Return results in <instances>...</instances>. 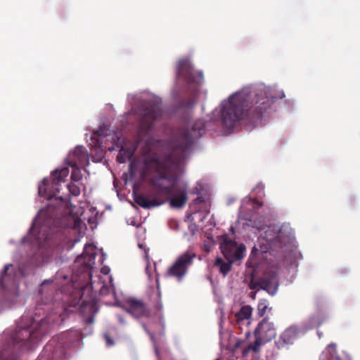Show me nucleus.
I'll return each mask as SVG.
<instances>
[{"label":"nucleus","mask_w":360,"mask_h":360,"mask_svg":"<svg viewBox=\"0 0 360 360\" xmlns=\"http://www.w3.org/2000/svg\"><path fill=\"white\" fill-rule=\"evenodd\" d=\"M68 167L56 169L49 178H44L38 186V195L46 200L55 198L53 202L41 209L34 219L27 236L18 245L19 251H26L22 256L19 252L13 255V263L6 264L0 271V314L8 304L18 302V285L20 279L32 273L33 270L48 262L56 247L53 236L58 228H75L80 225L81 209L73 207L68 198H56L60 184L69 175Z\"/></svg>","instance_id":"f257e3e1"},{"label":"nucleus","mask_w":360,"mask_h":360,"mask_svg":"<svg viewBox=\"0 0 360 360\" xmlns=\"http://www.w3.org/2000/svg\"><path fill=\"white\" fill-rule=\"evenodd\" d=\"M60 320L58 314L42 317L38 309L26 311L14 330H6L0 336V360H20L15 350L34 349Z\"/></svg>","instance_id":"f03ea898"},{"label":"nucleus","mask_w":360,"mask_h":360,"mask_svg":"<svg viewBox=\"0 0 360 360\" xmlns=\"http://www.w3.org/2000/svg\"><path fill=\"white\" fill-rule=\"evenodd\" d=\"M181 165L193 150L195 141L205 132L203 121L197 120L191 129L183 131V122H188L198 100L203 81V74L198 70L188 58H181Z\"/></svg>","instance_id":"7ed1b4c3"},{"label":"nucleus","mask_w":360,"mask_h":360,"mask_svg":"<svg viewBox=\"0 0 360 360\" xmlns=\"http://www.w3.org/2000/svg\"><path fill=\"white\" fill-rule=\"evenodd\" d=\"M271 103L272 98L263 89H244L238 91L221 104L222 126L230 130L243 120L253 122L262 117Z\"/></svg>","instance_id":"20e7f679"},{"label":"nucleus","mask_w":360,"mask_h":360,"mask_svg":"<svg viewBox=\"0 0 360 360\" xmlns=\"http://www.w3.org/2000/svg\"><path fill=\"white\" fill-rule=\"evenodd\" d=\"M127 104L130 110L124 116L134 115L139 119L137 141L149 137L153 122L162 116L160 98L148 92L128 94Z\"/></svg>","instance_id":"39448f33"},{"label":"nucleus","mask_w":360,"mask_h":360,"mask_svg":"<svg viewBox=\"0 0 360 360\" xmlns=\"http://www.w3.org/2000/svg\"><path fill=\"white\" fill-rule=\"evenodd\" d=\"M79 339L78 332H67L53 337L45 345L37 360H63L65 347L72 346Z\"/></svg>","instance_id":"423d86ee"},{"label":"nucleus","mask_w":360,"mask_h":360,"mask_svg":"<svg viewBox=\"0 0 360 360\" xmlns=\"http://www.w3.org/2000/svg\"><path fill=\"white\" fill-rule=\"evenodd\" d=\"M145 260L146 262L145 271L148 276V280L149 283V297L151 302L153 303V307L156 309L159 314L158 316L160 318L161 311L162 309V304L160 301L161 293H160V283L158 279V274L157 272L156 263H151L149 259V255L148 252H146Z\"/></svg>","instance_id":"0eeeda50"},{"label":"nucleus","mask_w":360,"mask_h":360,"mask_svg":"<svg viewBox=\"0 0 360 360\" xmlns=\"http://www.w3.org/2000/svg\"><path fill=\"white\" fill-rule=\"evenodd\" d=\"M153 180L155 186L169 195L170 207L172 209L180 208V188L178 180L168 179L165 175H160Z\"/></svg>","instance_id":"6e6552de"},{"label":"nucleus","mask_w":360,"mask_h":360,"mask_svg":"<svg viewBox=\"0 0 360 360\" xmlns=\"http://www.w3.org/2000/svg\"><path fill=\"white\" fill-rule=\"evenodd\" d=\"M220 249L226 259L236 262L244 257L246 248L245 245H238L236 241L231 240L227 236H224Z\"/></svg>","instance_id":"1a4fd4ad"},{"label":"nucleus","mask_w":360,"mask_h":360,"mask_svg":"<svg viewBox=\"0 0 360 360\" xmlns=\"http://www.w3.org/2000/svg\"><path fill=\"white\" fill-rule=\"evenodd\" d=\"M278 287V281L276 273L264 274L259 281H251L250 288L252 290L262 289L271 295L276 294Z\"/></svg>","instance_id":"9d476101"},{"label":"nucleus","mask_w":360,"mask_h":360,"mask_svg":"<svg viewBox=\"0 0 360 360\" xmlns=\"http://www.w3.org/2000/svg\"><path fill=\"white\" fill-rule=\"evenodd\" d=\"M89 162V154L82 146H76L72 151L69 153L65 159V163L70 167L86 166Z\"/></svg>","instance_id":"9b49d317"},{"label":"nucleus","mask_w":360,"mask_h":360,"mask_svg":"<svg viewBox=\"0 0 360 360\" xmlns=\"http://www.w3.org/2000/svg\"><path fill=\"white\" fill-rule=\"evenodd\" d=\"M254 335L261 337L264 341L269 342L276 337V329L273 322L264 318L257 324Z\"/></svg>","instance_id":"f8f14e48"},{"label":"nucleus","mask_w":360,"mask_h":360,"mask_svg":"<svg viewBox=\"0 0 360 360\" xmlns=\"http://www.w3.org/2000/svg\"><path fill=\"white\" fill-rule=\"evenodd\" d=\"M264 238L271 245L282 247L285 245L290 240L288 236H284L281 229H270L265 231Z\"/></svg>","instance_id":"ddd939ff"},{"label":"nucleus","mask_w":360,"mask_h":360,"mask_svg":"<svg viewBox=\"0 0 360 360\" xmlns=\"http://www.w3.org/2000/svg\"><path fill=\"white\" fill-rule=\"evenodd\" d=\"M298 330L295 326H290L286 328L280 335L275 344L278 349H283L288 345H292L297 338Z\"/></svg>","instance_id":"4468645a"},{"label":"nucleus","mask_w":360,"mask_h":360,"mask_svg":"<svg viewBox=\"0 0 360 360\" xmlns=\"http://www.w3.org/2000/svg\"><path fill=\"white\" fill-rule=\"evenodd\" d=\"M108 128L107 126H101L98 128V130L92 132L89 137L88 136H86L87 142L89 143V146L92 148H95L96 151L103 150H102V146H103V141L102 139L105 136H108Z\"/></svg>","instance_id":"2eb2a0df"},{"label":"nucleus","mask_w":360,"mask_h":360,"mask_svg":"<svg viewBox=\"0 0 360 360\" xmlns=\"http://www.w3.org/2000/svg\"><path fill=\"white\" fill-rule=\"evenodd\" d=\"M96 256V246L91 243H88L84 245V252L77 257L76 262H81L82 260H84L83 263L86 267H91L95 264Z\"/></svg>","instance_id":"dca6fc26"},{"label":"nucleus","mask_w":360,"mask_h":360,"mask_svg":"<svg viewBox=\"0 0 360 360\" xmlns=\"http://www.w3.org/2000/svg\"><path fill=\"white\" fill-rule=\"evenodd\" d=\"M198 195V197L193 200L189 209L196 212H200L207 215L210 213L211 202L207 195Z\"/></svg>","instance_id":"f3484780"},{"label":"nucleus","mask_w":360,"mask_h":360,"mask_svg":"<svg viewBox=\"0 0 360 360\" xmlns=\"http://www.w3.org/2000/svg\"><path fill=\"white\" fill-rule=\"evenodd\" d=\"M127 312L135 318H139L147 315L146 307L143 302L134 298L127 300Z\"/></svg>","instance_id":"a211bd4d"},{"label":"nucleus","mask_w":360,"mask_h":360,"mask_svg":"<svg viewBox=\"0 0 360 360\" xmlns=\"http://www.w3.org/2000/svg\"><path fill=\"white\" fill-rule=\"evenodd\" d=\"M134 200L137 203L139 206L143 208L150 209L151 207H155L160 205L162 203L158 202L155 199H148L145 196L138 194L136 192L133 193Z\"/></svg>","instance_id":"6ab92c4d"},{"label":"nucleus","mask_w":360,"mask_h":360,"mask_svg":"<svg viewBox=\"0 0 360 360\" xmlns=\"http://www.w3.org/2000/svg\"><path fill=\"white\" fill-rule=\"evenodd\" d=\"M196 257V254L189 250L181 255V278L186 274V269L192 264L193 260Z\"/></svg>","instance_id":"aec40b11"},{"label":"nucleus","mask_w":360,"mask_h":360,"mask_svg":"<svg viewBox=\"0 0 360 360\" xmlns=\"http://www.w3.org/2000/svg\"><path fill=\"white\" fill-rule=\"evenodd\" d=\"M203 191L202 185L200 183H197L195 187L191 191H187L186 184L181 183V207H183L188 200V194L200 195Z\"/></svg>","instance_id":"412c9836"},{"label":"nucleus","mask_w":360,"mask_h":360,"mask_svg":"<svg viewBox=\"0 0 360 360\" xmlns=\"http://www.w3.org/2000/svg\"><path fill=\"white\" fill-rule=\"evenodd\" d=\"M164 277H174L178 280L180 279V256L176 257L174 263L168 267Z\"/></svg>","instance_id":"4be33fe9"},{"label":"nucleus","mask_w":360,"mask_h":360,"mask_svg":"<svg viewBox=\"0 0 360 360\" xmlns=\"http://www.w3.org/2000/svg\"><path fill=\"white\" fill-rule=\"evenodd\" d=\"M252 309L250 306H243L235 315L237 322L240 323L245 320H248L252 315Z\"/></svg>","instance_id":"5701e85b"},{"label":"nucleus","mask_w":360,"mask_h":360,"mask_svg":"<svg viewBox=\"0 0 360 360\" xmlns=\"http://www.w3.org/2000/svg\"><path fill=\"white\" fill-rule=\"evenodd\" d=\"M233 262L234 261L230 259H227V262H225L223 259L218 257L215 260L214 265L219 268L221 274L226 276L230 271Z\"/></svg>","instance_id":"b1692460"},{"label":"nucleus","mask_w":360,"mask_h":360,"mask_svg":"<svg viewBox=\"0 0 360 360\" xmlns=\"http://www.w3.org/2000/svg\"><path fill=\"white\" fill-rule=\"evenodd\" d=\"M207 215L202 214L200 212H196L190 210V212H188L185 219V221H195L197 224L202 222Z\"/></svg>","instance_id":"393cba45"},{"label":"nucleus","mask_w":360,"mask_h":360,"mask_svg":"<svg viewBox=\"0 0 360 360\" xmlns=\"http://www.w3.org/2000/svg\"><path fill=\"white\" fill-rule=\"evenodd\" d=\"M79 182H73L72 181L69 184L67 185L68 191L72 196H79L81 193V188L79 185Z\"/></svg>","instance_id":"a878e982"},{"label":"nucleus","mask_w":360,"mask_h":360,"mask_svg":"<svg viewBox=\"0 0 360 360\" xmlns=\"http://www.w3.org/2000/svg\"><path fill=\"white\" fill-rule=\"evenodd\" d=\"M269 307L268 302L266 300H261L257 305V314L259 317H262L266 312Z\"/></svg>","instance_id":"bb28decb"},{"label":"nucleus","mask_w":360,"mask_h":360,"mask_svg":"<svg viewBox=\"0 0 360 360\" xmlns=\"http://www.w3.org/2000/svg\"><path fill=\"white\" fill-rule=\"evenodd\" d=\"M255 340L253 344L249 346V348L251 349L253 352H259L260 347L266 343V341H264L261 337L258 335H255Z\"/></svg>","instance_id":"cd10ccee"},{"label":"nucleus","mask_w":360,"mask_h":360,"mask_svg":"<svg viewBox=\"0 0 360 360\" xmlns=\"http://www.w3.org/2000/svg\"><path fill=\"white\" fill-rule=\"evenodd\" d=\"M82 166L71 167L72 172L71 174V180L73 182H79L82 179V174L79 167Z\"/></svg>","instance_id":"c85d7f7f"},{"label":"nucleus","mask_w":360,"mask_h":360,"mask_svg":"<svg viewBox=\"0 0 360 360\" xmlns=\"http://www.w3.org/2000/svg\"><path fill=\"white\" fill-rule=\"evenodd\" d=\"M143 327H144L146 331H147V333L150 335V340H152V342L153 343V347H154L155 353V355L157 356L158 360H161L160 353V351H159L158 347V345H157V342H156V340H155V335L153 333L149 332L148 330V329L146 328V327L145 326V325H143Z\"/></svg>","instance_id":"c756f323"},{"label":"nucleus","mask_w":360,"mask_h":360,"mask_svg":"<svg viewBox=\"0 0 360 360\" xmlns=\"http://www.w3.org/2000/svg\"><path fill=\"white\" fill-rule=\"evenodd\" d=\"M187 222L188 223V229H189L192 235L195 234V233H197L199 230L198 224H197V223L195 221H192V222L187 221Z\"/></svg>","instance_id":"7c9ffc66"},{"label":"nucleus","mask_w":360,"mask_h":360,"mask_svg":"<svg viewBox=\"0 0 360 360\" xmlns=\"http://www.w3.org/2000/svg\"><path fill=\"white\" fill-rule=\"evenodd\" d=\"M168 226L170 229L178 231L179 230V221L175 219H170L168 221Z\"/></svg>","instance_id":"2f4dec72"},{"label":"nucleus","mask_w":360,"mask_h":360,"mask_svg":"<svg viewBox=\"0 0 360 360\" xmlns=\"http://www.w3.org/2000/svg\"><path fill=\"white\" fill-rule=\"evenodd\" d=\"M180 94V86L176 82L172 90V96L174 98H178Z\"/></svg>","instance_id":"473e14b6"},{"label":"nucleus","mask_w":360,"mask_h":360,"mask_svg":"<svg viewBox=\"0 0 360 360\" xmlns=\"http://www.w3.org/2000/svg\"><path fill=\"white\" fill-rule=\"evenodd\" d=\"M103 336L105 340V345L107 347H112L115 345L113 340L111 338L108 333H105Z\"/></svg>","instance_id":"72a5a7b5"},{"label":"nucleus","mask_w":360,"mask_h":360,"mask_svg":"<svg viewBox=\"0 0 360 360\" xmlns=\"http://www.w3.org/2000/svg\"><path fill=\"white\" fill-rule=\"evenodd\" d=\"M53 283V280H45L43 281V283H41V288L39 289V292L43 295L45 293V287L46 285L49 284V283Z\"/></svg>","instance_id":"f704fd0d"},{"label":"nucleus","mask_w":360,"mask_h":360,"mask_svg":"<svg viewBox=\"0 0 360 360\" xmlns=\"http://www.w3.org/2000/svg\"><path fill=\"white\" fill-rule=\"evenodd\" d=\"M110 268L108 266H104L101 269V272L103 274H108L110 273Z\"/></svg>","instance_id":"c9c22d12"},{"label":"nucleus","mask_w":360,"mask_h":360,"mask_svg":"<svg viewBox=\"0 0 360 360\" xmlns=\"http://www.w3.org/2000/svg\"><path fill=\"white\" fill-rule=\"evenodd\" d=\"M79 240H80V238L79 237H77V238H75L74 239V242L71 245H70L67 248L68 250L72 249L75 246V245L77 243H78Z\"/></svg>","instance_id":"e433bc0d"},{"label":"nucleus","mask_w":360,"mask_h":360,"mask_svg":"<svg viewBox=\"0 0 360 360\" xmlns=\"http://www.w3.org/2000/svg\"><path fill=\"white\" fill-rule=\"evenodd\" d=\"M139 248L143 250L145 253H146V252H147L148 253L149 249L146 248L143 243H139ZM145 256H146V255H144V257Z\"/></svg>","instance_id":"4c0bfd02"},{"label":"nucleus","mask_w":360,"mask_h":360,"mask_svg":"<svg viewBox=\"0 0 360 360\" xmlns=\"http://www.w3.org/2000/svg\"><path fill=\"white\" fill-rule=\"evenodd\" d=\"M176 77H178L180 75V61H178L176 65Z\"/></svg>","instance_id":"58836bf2"},{"label":"nucleus","mask_w":360,"mask_h":360,"mask_svg":"<svg viewBox=\"0 0 360 360\" xmlns=\"http://www.w3.org/2000/svg\"><path fill=\"white\" fill-rule=\"evenodd\" d=\"M108 289L105 288V285H103L102 288H101V293L102 295H105L108 292Z\"/></svg>","instance_id":"ea45409f"},{"label":"nucleus","mask_w":360,"mask_h":360,"mask_svg":"<svg viewBox=\"0 0 360 360\" xmlns=\"http://www.w3.org/2000/svg\"><path fill=\"white\" fill-rule=\"evenodd\" d=\"M117 161L120 163H123L125 161L124 158L122 156L121 154L117 155Z\"/></svg>","instance_id":"a19ab883"},{"label":"nucleus","mask_w":360,"mask_h":360,"mask_svg":"<svg viewBox=\"0 0 360 360\" xmlns=\"http://www.w3.org/2000/svg\"><path fill=\"white\" fill-rule=\"evenodd\" d=\"M105 259H106V255L103 253L102 256L101 257V259H100L101 263L102 264L105 261Z\"/></svg>","instance_id":"79ce46f5"},{"label":"nucleus","mask_w":360,"mask_h":360,"mask_svg":"<svg viewBox=\"0 0 360 360\" xmlns=\"http://www.w3.org/2000/svg\"><path fill=\"white\" fill-rule=\"evenodd\" d=\"M94 317H93V316H91V317H89V318L87 319V323H88L89 324H91V323H94Z\"/></svg>","instance_id":"37998d69"},{"label":"nucleus","mask_w":360,"mask_h":360,"mask_svg":"<svg viewBox=\"0 0 360 360\" xmlns=\"http://www.w3.org/2000/svg\"><path fill=\"white\" fill-rule=\"evenodd\" d=\"M118 320H119V321H120V323H124V321L123 319H122V316H118Z\"/></svg>","instance_id":"c03bdc74"},{"label":"nucleus","mask_w":360,"mask_h":360,"mask_svg":"<svg viewBox=\"0 0 360 360\" xmlns=\"http://www.w3.org/2000/svg\"><path fill=\"white\" fill-rule=\"evenodd\" d=\"M115 150V147L114 146H112V147H109L108 148V150L109 151H113Z\"/></svg>","instance_id":"a18cd8bd"},{"label":"nucleus","mask_w":360,"mask_h":360,"mask_svg":"<svg viewBox=\"0 0 360 360\" xmlns=\"http://www.w3.org/2000/svg\"><path fill=\"white\" fill-rule=\"evenodd\" d=\"M62 276L64 279H68V276H67L63 275V276Z\"/></svg>","instance_id":"49530a36"},{"label":"nucleus","mask_w":360,"mask_h":360,"mask_svg":"<svg viewBox=\"0 0 360 360\" xmlns=\"http://www.w3.org/2000/svg\"><path fill=\"white\" fill-rule=\"evenodd\" d=\"M115 137H116L117 141H118L120 140V137L117 136V135H115Z\"/></svg>","instance_id":"de8ad7c7"},{"label":"nucleus","mask_w":360,"mask_h":360,"mask_svg":"<svg viewBox=\"0 0 360 360\" xmlns=\"http://www.w3.org/2000/svg\"><path fill=\"white\" fill-rule=\"evenodd\" d=\"M318 335H319V338H321V336L322 333H321L318 332Z\"/></svg>","instance_id":"09e8293b"},{"label":"nucleus","mask_w":360,"mask_h":360,"mask_svg":"<svg viewBox=\"0 0 360 360\" xmlns=\"http://www.w3.org/2000/svg\"><path fill=\"white\" fill-rule=\"evenodd\" d=\"M59 276H60V274H57V277H59Z\"/></svg>","instance_id":"8fccbe9b"},{"label":"nucleus","mask_w":360,"mask_h":360,"mask_svg":"<svg viewBox=\"0 0 360 360\" xmlns=\"http://www.w3.org/2000/svg\"><path fill=\"white\" fill-rule=\"evenodd\" d=\"M335 360H339V359H338V358H336V359H335Z\"/></svg>","instance_id":"3c124183"},{"label":"nucleus","mask_w":360,"mask_h":360,"mask_svg":"<svg viewBox=\"0 0 360 360\" xmlns=\"http://www.w3.org/2000/svg\"><path fill=\"white\" fill-rule=\"evenodd\" d=\"M215 360H220V359H215Z\"/></svg>","instance_id":"603ef678"}]
</instances>
